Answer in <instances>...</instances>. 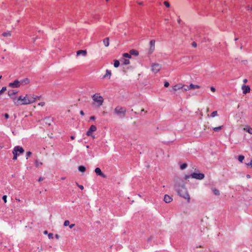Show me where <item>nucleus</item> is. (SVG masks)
<instances>
[{
	"instance_id": "obj_33",
	"label": "nucleus",
	"mask_w": 252,
	"mask_h": 252,
	"mask_svg": "<svg viewBox=\"0 0 252 252\" xmlns=\"http://www.w3.org/2000/svg\"><path fill=\"white\" fill-rule=\"evenodd\" d=\"M7 196L6 195H3L2 197V199L3 200L4 203H6L7 202L6 200Z\"/></svg>"
},
{
	"instance_id": "obj_7",
	"label": "nucleus",
	"mask_w": 252,
	"mask_h": 252,
	"mask_svg": "<svg viewBox=\"0 0 252 252\" xmlns=\"http://www.w3.org/2000/svg\"><path fill=\"white\" fill-rule=\"evenodd\" d=\"M96 130V126H94V125H92L90 126L89 130L87 131V135L88 136H92V133L93 132L95 131Z\"/></svg>"
},
{
	"instance_id": "obj_6",
	"label": "nucleus",
	"mask_w": 252,
	"mask_h": 252,
	"mask_svg": "<svg viewBox=\"0 0 252 252\" xmlns=\"http://www.w3.org/2000/svg\"><path fill=\"white\" fill-rule=\"evenodd\" d=\"M191 176L193 178H195L196 179L201 180L204 178V175L202 173H193L191 175Z\"/></svg>"
},
{
	"instance_id": "obj_29",
	"label": "nucleus",
	"mask_w": 252,
	"mask_h": 252,
	"mask_svg": "<svg viewBox=\"0 0 252 252\" xmlns=\"http://www.w3.org/2000/svg\"><path fill=\"white\" fill-rule=\"evenodd\" d=\"M164 4L165 5V6L168 8L170 7V4L167 1H165L164 2Z\"/></svg>"
},
{
	"instance_id": "obj_35",
	"label": "nucleus",
	"mask_w": 252,
	"mask_h": 252,
	"mask_svg": "<svg viewBox=\"0 0 252 252\" xmlns=\"http://www.w3.org/2000/svg\"><path fill=\"white\" fill-rule=\"evenodd\" d=\"M31 155H32V153L31 152H28L27 153V156L28 157H30Z\"/></svg>"
},
{
	"instance_id": "obj_20",
	"label": "nucleus",
	"mask_w": 252,
	"mask_h": 252,
	"mask_svg": "<svg viewBox=\"0 0 252 252\" xmlns=\"http://www.w3.org/2000/svg\"><path fill=\"white\" fill-rule=\"evenodd\" d=\"M223 127V126H220L218 127H216L213 128L214 131H219V130H221Z\"/></svg>"
},
{
	"instance_id": "obj_28",
	"label": "nucleus",
	"mask_w": 252,
	"mask_h": 252,
	"mask_svg": "<svg viewBox=\"0 0 252 252\" xmlns=\"http://www.w3.org/2000/svg\"><path fill=\"white\" fill-rule=\"evenodd\" d=\"M123 56L125 58H131V55H129V54L128 53H124L123 54Z\"/></svg>"
},
{
	"instance_id": "obj_31",
	"label": "nucleus",
	"mask_w": 252,
	"mask_h": 252,
	"mask_svg": "<svg viewBox=\"0 0 252 252\" xmlns=\"http://www.w3.org/2000/svg\"><path fill=\"white\" fill-rule=\"evenodd\" d=\"M124 63L126 65V64H128L129 63V61L128 60H127V59H125L124 60Z\"/></svg>"
},
{
	"instance_id": "obj_46",
	"label": "nucleus",
	"mask_w": 252,
	"mask_h": 252,
	"mask_svg": "<svg viewBox=\"0 0 252 252\" xmlns=\"http://www.w3.org/2000/svg\"><path fill=\"white\" fill-rule=\"evenodd\" d=\"M138 4H139V5H142V4H143V2H139V3H138Z\"/></svg>"
},
{
	"instance_id": "obj_42",
	"label": "nucleus",
	"mask_w": 252,
	"mask_h": 252,
	"mask_svg": "<svg viewBox=\"0 0 252 252\" xmlns=\"http://www.w3.org/2000/svg\"><path fill=\"white\" fill-rule=\"evenodd\" d=\"M80 114H81L82 115H84V112H83V111H80Z\"/></svg>"
},
{
	"instance_id": "obj_11",
	"label": "nucleus",
	"mask_w": 252,
	"mask_h": 252,
	"mask_svg": "<svg viewBox=\"0 0 252 252\" xmlns=\"http://www.w3.org/2000/svg\"><path fill=\"white\" fill-rule=\"evenodd\" d=\"M95 172L96 173V174L101 176L103 177H105V175L102 173V172L99 168H98V167L96 168L95 169Z\"/></svg>"
},
{
	"instance_id": "obj_39",
	"label": "nucleus",
	"mask_w": 252,
	"mask_h": 252,
	"mask_svg": "<svg viewBox=\"0 0 252 252\" xmlns=\"http://www.w3.org/2000/svg\"><path fill=\"white\" fill-rule=\"evenodd\" d=\"M211 90L213 92H215L216 91L215 89L213 87H211Z\"/></svg>"
},
{
	"instance_id": "obj_50",
	"label": "nucleus",
	"mask_w": 252,
	"mask_h": 252,
	"mask_svg": "<svg viewBox=\"0 0 252 252\" xmlns=\"http://www.w3.org/2000/svg\"><path fill=\"white\" fill-rule=\"evenodd\" d=\"M1 78V76H0V79Z\"/></svg>"
},
{
	"instance_id": "obj_23",
	"label": "nucleus",
	"mask_w": 252,
	"mask_h": 252,
	"mask_svg": "<svg viewBox=\"0 0 252 252\" xmlns=\"http://www.w3.org/2000/svg\"><path fill=\"white\" fill-rule=\"evenodd\" d=\"M244 156H242V155H240L238 156V160L241 162H242L243 161V160H244Z\"/></svg>"
},
{
	"instance_id": "obj_34",
	"label": "nucleus",
	"mask_w": 252,
	"mask_h": 252,
	"mask_svg": "<svg viewBox=\"0 0 252 252\" xmlns=\"http://www.w3.org/2000/svg\"><path fill=\"white\" fill-rule=\"evenodd\" d=\"M38 105L39 106H43L45 105V102H40L38 103Z\"/></svg>"
},
{
	"instance_id": "obj_3",
	"label": "nucleus",
	"mask_w": 252,
	"mask_h": 252,
	"mask_svg": "<svg viewBox=\"0 0 252 252\" xmlns=\"http://www.w3.org/2000/svg\"><path fill=\"white\" fill-rule=\"evenodd\" d=\"M24 152L23 148L17 146L15 147L13 151V154L14 155L13 159L16 160L17 158V156L20 154L23 153Z\"/></svg>"
},
{
	"instance_id": "obj_16",
	"label": "nucleus",
	"mask_w": 252,
	"mask_h": 252,
	"mask_svg": "<svg viewBox=\"0 0 252 252\" xmlns=\"http://www.w3.org/2000/svg\"><path fill=\"white\" fill-rule=\"evenodd\" d=\"M244 130L248 132L250 134H252V128L250 127V126H247L246 127L244 128Z\"/></svg>"
},
{
	"instance_id": "obj_10",
	"label": "nucleus",
	"mask_w": 252,
	"mask_h": 252,
	"mask_svg": "<svg viewBox=\"0 0 252 252\" xmlns=\"http://www.w3.org/2000/svg\"><path fill=\"white\" fill-rule=\"evenodd\" d=\"M200 88V86L198 85H194L192 84H191L189 87H188V89H186V90H193L195 89H199Z\"/></svg>"
},
{
	"instance_id": "obj_45",
	"label": "nucleus",
	"mask_w": 252,
	"mask_h": 252,
	"mask_svg": "<svg viewBox=\"0 0 252 252\" xmlns=\"http://www.w3.org/2000/svg\"><path fill=\"white\" fill-rule=\"evenodd\" d=\"M43 180V179H42L41 178H40L38 180V181L40 182L41 181Z\"/></svg>"
},
{
	"instance_id": "obj_1",
	"label": "nucleus",
	"mask_w": 252,
	"mask_h": 252,
	"mask_svg": "<svg viewBox=\"0 0 252 252\" xmlns=\"http://www.w3.org/2000/svg\"><path fill=\"white\" fill-rule=\"evenodd\" d=\"M41 96L34 94H28L25 96H20L17 99H14L15 104L19 105H27L32 103L37 100H40Z\"/></svg>"
},
{
	"instance_id": "obj_49",
	"label": "nucleus",
	"mask_w": 252,
	"mask_h": 252,
	"mask_svg": "<svg viewBox=\"0 0 252 252\" xmlns=\"http://www.w3.org/2000/svg\"><path fill=\"white\" fill-rule=\"evenodd\" d=\"M91 118H92V119H94V117H92Z\"/></svg>"
},
{
	"instance_id": "obj_4",
	"label": "nucleus",
	"mask_w": 252,
	"mask_h": 252,
	"mask_svg": "<svg viewBox=\"0 0 252 252\" xmlns=\"http://www.w3.org/2000/svg\"><path fill=\"white\" fill-rule=\"evenodd\" d=\"M94 101L97 102L99 106L101 105L103 102V99L99 94H95L93 96Z\"/></svg>"
},
{
	"instance_id": "obj_8",
	"label": "nucleus",
	"mask_w": 252,
	"mask_h": 252,
	"mask_svg": "<svg viewBox=\"0 0 252 252\" xmlns=\"http://www.w3.org/2000/svg\"><path fill=\"white\" fill-rule=\"evenodd\" d=\"M160 69V66L159 64L158 63H155L153 64L152 65V70L154 71L155 72H157Z\"/></svg>"
},
{
	"instance_id": "obj_12",
	"label": "nucleus",
	"mask_w": 252,
	"mask_h": 252,
	"mask_svg": "<svg viewBox=\"0 0 252 252\" xmlns=\"http://www.w3.org/2000/svg\"><path fill=\"white\" fill-rule=\"evenodd\" d=\"M164 200L166 203H169L172 201V198L168 195H165L164 197Z\"/></svg>"
},
{
	"instance_id": "obj_40",
	"label": "nucleus",
	"mask_w": 252,
	"mask_h": 252,
	"mask_svg": "<svg viewBox=\"0 0 252 252\" xmlns=\"http://www.w3.org/2000/svg\"><path fill=\"white\" fill-rule=\"evenodd\" d=\"M187 197H185V198H187V199H188V201L189 202V199H190V198H189V195L188 194H187Z\"/></svg>"
},
{
	"instance_id": "obj_18",
	"label": "nucleus",
	"mask_w": 252,
	"mask_h": 252,
	"mask_svg": "<svg viewBox=\"0 0 252 252\" xmlns=\"http://www.w3.org/2000/svg\"><path fill=\"white\" fill-rule=\"evenodd\" d=\"M155 40H152L150 41V46H151V48H153V50L155 48Z\"/></svg>"
},
{
	"instance_id": "obj_15",
	"label": "nucleus",
	"mask_w": 252,
	"mask_h": 252,
	"mask_svg": "<svg viewBox=\"0 0 252 252\" xmlns=\"http://www.w3.org/2000/svg\"><path fill=\"white\" fill-rule=\"evenodd\" d=\"M111 71H109V70H106V74L103 76V78H105L107 77L108 78H110L111 77Z\"/></svg>"
},
{
	"instance_id": "obj_36",
	"label": "nucleus",
	"mask_w": 252,
	"mask_h": 252,
	"mask_svg": "<svg viewBox=\"0 0 252 252\" xmlns=\"http://www.w3.org/2000/svg\"><path fill=\"white\" fill-rule=\"evenodd\" d=\"M192 46L194 47H196L197 46V44L195 42H193L192 43Z\"/></svg>"
},
{
	"instance_id": "obj_43",
	"label": "nucleus",
	"mask_w": 252,
	"mask_h": 252,
	"mask_svg": "<svg viewBox=\"0 0 252 252\" xmlns=\"http://www.w3.org/2000/svg\"><path fill=\"white\" fill-rule=\"evenodd\" d=\"M70 138H71V140H74V137L73 136H71L70 137Z\"/></svg>"
},
{
	"instance_id": "obj_21",
	"label": "nucleus",
	"mask_w": 252,
	"mask_h": 252,
	"mask_svg": "<svg viewBox=\"0 0 252 252\" xmlns=\"http://www.w3.org/2000/svg\"><path fill=\"white\" fill-rule=\"evenodd\" d=\"M120 65V63L118 60H115L114 61V65L115 67H118Z\"/></svg>"
},
{
	"instance_id": "obj_9",
	"label": "nucleus",
	"mask_w": 252,
	"mask_h": 252,
	"mask_svg": "<svg viewBox=\"0 0 252 252\" xmlns=\"http://www.w3.org/2000/svg\"><path fill=\"white\" fill-rule=\"evenodd\" d=\"M242 89L244 94H246L247 93H250L251 90L250 87L248 86L244 85L242 87Z\"/></svg>"
},
{
	"instance_id": "obj_24",
	"label": "nucleus",
	"mask_w": 252,
	"mask_h": 252,
	"mask_svg": "<svg viewBox=\"0 0 252 252\" xmlns=\"http://www.w3.org/2000/svg\"><path fill=\"white\" fill-rule=\"evenodd\" d=\"M130 53L131 54H133V55H135L136 56L138 55V52L137 51L134 50H131Z\"/></svg>"
},
{
	"instance_id": "obj_37",
	"label": "nucleus",
	"mask_w": 252,
	"mask_h": 252,
	"mask_svg": "<svg viewBox=\"0 0 252 252\" xmlns=\"http://www.w3.org/2000/svg\"><path fill=\"white\" fill-rule=\"evenodd\" d=\"M169 83H168V82H166L164 83V86H165V87H168L169 86Z\"/></svg>"
},
{
	"instance_id": "obj_22",
	"label": "nucleus",
	"mask_w": 252,
	"mask_h": 252,
	"mask_svg": "<svg viewBox=\"0 0 252 252\" xmlns=\"http://www.w3.org/2000/svg\"><path fill=\"white\" fill-rule=\"evenodd\" d=\"M79 170L81 171V172H84L85 170H86V168L83 166H80L79 167Z\"/></svg>"
},
{
	"instance_id": "obj_41",
	"label": "nucleus",
	"mask_w": 252,
	"mask_h": 252,
	"mask_svg": "<svg viewBox=\"0 0 252 252\" xmlns=\"http://www.w3.org/2000/svg\"><path fill=\"white\" fill-rule=\"evenodd\" d=\"M79 188H80L81 189H82H82H84L83 186H82V185H80V186H79Z\"/></svg>"
},
{
	"instance_id": "obj_38",
	"label": "nucleus",
	"mask_w": 252,
	"mask_h": 252,
	"mask_svg": "<svg viewBox=\"0 0 252 252\" xmlns=\"http://www.w3.org/2000/svg\"><path fill=\"white\" fill-rule=\"evenodd\" d=\"M4 116L6 119H7L9 118V115L7 113H5Z\"/></svg>"
},
{
	"instance_id": "obj_26",
	"label": "nucleus",
	"mask_w": 252,
	"mask_h": 252,
	"mask_svg": "<svg viewBox=\"0 0 252 252\" xmlns=\"http://www.w3.org/2000/svg\"><path fill=\"white\" fill-rule=\"evenodd\" d=\"M213 191L215 195H219L220 194L219 190L216 189H213Z\"/></svg>"
},
{
	"instance_id": "obj_19",
	"label": "nucleus",
	"mask_w": 252,
	"mask_h": 252,
	"mask_svg": "<svg viewBox=\"0 0 252 252\" xmlns=\"http://www.w3.org/2000/svg\"><path fill=\"white\" fill-rule=\"evenodd\" d=\"M4 37H8L11 36V32H3L2 34Z\"/></svg>"
},
{
	"instance_id": "obj_47",
	"label": "nucleus",
	"mask_w": 252,
	"mask_h": 252,
	"mask_svg": "<svg viewBox=\"0 0 252 252\" xmlns=\"http://www.w3.org/2000/svg\"><path fill=\"white\" fill-rule=\"evenodd\" d=\"M248 165H252V160L251 161L250 164H248Z\"/></svg>"
},
{
	"instance_id": "obj_17",
	"label": "nucleus",
	"mask_w": 252,
	"mask_h": 252,
	"mask_svg": "<svg viewBox=\"0 0 252 252\" xmlns=\"http://www.w3.org/2000/svg\"><path fill=\"white\" fill-rule=\"evenodd\" d=\"M103 43L105 46L107 47L109 45V38H106L103 40Z\"/></svg>"
},
{
	"instance_id": "obj_30",
	"label": "nucleus",
	"mask_w": 252,
	"mask_h": 252,
	"mask_svg": "<svg viewBox=\"0 0 252 252\" xmlns=\"http://www.w3.org/2000/svg\"><path fill=\"white\" fill-rule=\"evenodd\" d=\"M6 90V87H3L2 89L0 91V95L4 93Z\"/></svg>"
},
{
	"instance_id": "obj_32",
	"label": "nucleus",
	"mask_w": 252,
	"mask_h": 252,
	"mask_svg": "<svg viewBox=\"0 0 252 252\" xmlns=\"http://www.w3.org/2000/svg\"><path fill=\"white\" fill-rule=\"evenodd\" d=\"M69 224V220H65V221H64V226H67V225H68Z\"/></svg>"
},
{
	"instance_id": "obj_48",
	"label": "nucleus",
	"mask_w": 252,
	"mask_h": 252,
	"mask_svg": "<svg viewBox=\"0 0 252 252\" xmlns=\"http://www.w3.org/2000/svg\"><path fill=\"white\" fill-rule=\"evenodd\" d=\"M73 225H74V224H72V225H71L70 226V228L72 227Z\"/></svg>"
},
{
	"instance_id": "obj_14",
	"label": "nucleus",
	"mask_w": 252,
	"mask_h": 252,
	"mask_svg": "<svg viewBox=\"0 0 252 252\" xmlns=\"http://www.w3.org/2000/svg\"><path fill=\"white\" fill-rule=\"evenodd\" d=\"M183 87V85H182V84H177V85H175L173 87V90H174V91H176L178 90L182 89Z\"/></svg>"
},
{
	"instance_id": "obj_5",
	"label": "nucleus",
	"mask_w": 252,
	"mask_h": 252,
	"mask_svg": "<svg viewBox=\"0 0 252 252\" xmlns=\"http://www.w3.org/2000/svg\"><path fill=\"white\" fill-rule=\"evenodd\" d=\"M115 112L116 113L119 115H121L122 116H125L126 112V109L125 108L122 107L121 106H117L115 108Z\"/></svg>"
},
{
	"instance_id": "obj_27",
	"label": "nucleus",
	"mask_w": 252,
	"mask_h": 252,
	"mask_svg": "<svg viewBox=\"0 0 252 252\" xmlns=\"http://www.w3.org/2000/svg\"><path fill=\"white\" fill-rule=\"evenodd\" d=\"M218 115V112L217 111H215L214 112H213L211 114V116L212 117H214L215 116H216L217 115Z\"/></svg>"
},
{
	"instance_id": "obj_25",
	"label": "nucleus",
	"mask_w": 252,
	"mask_h": 252,
	"mask_svg": "<svg viewBox=\"0 0 252 252\" xmlns=\"http://www.w3.org/2000/svg\"><path fill=\"white\" fill-rule=\"evenodd\" d=\"M187 167V163H183L180 165V168L183 170L186 168Z\"/></svg>"
},
{
	"instance_id": "obj_2",
	"label": "nucleus",
	"mask_w": 252,
	"mask_h": 252,
	"mask_svg": "<svg viewBox=\"0 0 252 252\" xmlns=\"http://www.w3.org/2000/svg\"><path fill=\"white\" fill-rule=\"evenodd\" d=\"M29 83V80L28 79H25L21 81H18V80H15L13 83H10L9 86L13 87V88H16L19 87L22 84H26Z\"/></svg>"
},
{
	"instance_id": "obj_44",
	"label": "nucleus",
	"mask_w": 252,
	"mask_h": 252,
	"mask_svg": "<svg viewBox=\"0 0 252 252\" xmlns=\"http://www.w3.org/2000/svg\"><path fill=\"white\" fill-rule=\"evenodd\" d=\"M244 82L245 83H246L247 82V80L246 79H244Z\"/></svg>"
},
{
	"instance_id": "obj_13",
	"label": "nucleus",
	"mask_w": 252,
	"mask_h": 252,
	"mask_svg": "<svg viewBox=\"0 0 252 252\" xmlns=\"http://www.w3.org/2000/svg\"><path fill=\"white\" fill-rule=\"evenodd\" d=\"M81 54L82 55L84 56H85L87 55V51H86V50H78L77 52V56H79V55H80Z\"/></svg>"
}]
</instances>
